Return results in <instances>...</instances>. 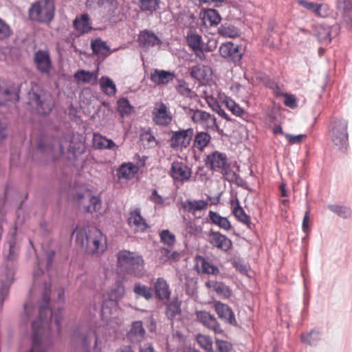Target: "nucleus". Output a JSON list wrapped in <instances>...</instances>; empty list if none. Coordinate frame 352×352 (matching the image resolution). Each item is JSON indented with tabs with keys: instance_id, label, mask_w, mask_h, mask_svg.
<instances>
[{
	"instance_id": "6e6552de",
	"label": "nucleus",
	"mask_w": 352,
	"mask_h": 352,
	"mask_svg": "<svg viewBox=\"0 0 352 352\" xmlns=\"http://www.w3.org/2000/svg\"><path fill=\"white\" fill-rule=\"evenodd\" d=\"M72 341L85 352H89L91 348L98 345V336L95 330L87 324L79 326L75 329L72 336Z\"/></svg>"
},
{
	"instance_id": "4d7b16f0",
	"label": "nucleus",
	"mask_w": 352,
	"mask_h": 352,
	"mask_svg": "<svg viewBox=\"0 0 352 352\" xmlns=\"http://www.w3.org/2000/svg\"><path fill=\"white\" fill-rule=\"evenodd\" d=\"M161 242L172 245L175 243V236L171 233L168 230H163L160 233Z\"/></svg>"
},
{
	"instance_id": "0eeeda50",
	"label": "nucleus",
	"mask_w": 352,
	"mask_h": 352,
	"mask_svg": "<svg viewBox=\"0 0 352 352\" xmlns=\"http://www.w3.org/2000/svg\"><path fill=\"white\" fill-rule=\"evenodd\" d=\"M55 6L52 0L38 1L31 5L28 14L31 20L50 23L54 17Z\"/></svg>"
},
{
	"instance_id": "a211bd4d",
	"label": "nucleus",
	"mask_w": 352,
	"mask_h": 352,
	"mask_svg": "<svg viewBox=\"0 0 352 352\" xmlns=\"http://www.w3.org/2000/svg\"><path fill=\"white\" fill-rule=\"evenodd\" d=\"M196 317L199 322L213 331L214 333H223V331L214 315L206 311H199L196 313Z\"/></svg>"
},
{
	"instance_id": "b1692460",
	"label": "nucleus",
	"mask_w": 352,
	"mask_h": 352,
	"mask_svg": "<svg viewBox=\"0 0 352 352\" xmlns=\"http://www.w3.org/2000/svg\"><path fill=\"white\" fill-rule=\"evenodd\" d=\"M153 289L155 296L162 301L170 300L171 290L167 281L162 277L157 278L154 283Z\"/></svg>"
},
{
	"instance_id": "ea45409f",
	"label": "nucleus",
	"mask_w": 352,
	"mask_h": 352,
	"mask_svg": "<svg viewBox=\"0 0 352 352\" xmlns=\"http://www.w3.org/2000/svg\"><path fill=\"white\" fill-rule=\"evenodd\" d=\"M100 85L101 90L109 96H114L117 91L116 84L108 76L101 77Z\"/></svg>"
},
{
	"instance_id": "6ab92c4d",
	"label": "nucleus",
	"mask_w": 352,
	"mask_h": 352,
	"mask_svg": "<svg viewBox=\"0 0 352 352\" xmlns=\"http://www.w3.org/2000/svg\"><path fill=\"white\" fill-rule=\"evenodd\" d=\"M127 223L135 231L144 232L148 228L146 219L141 215V209L136 208L129 212Z\"/></svg>"
},
{
	"instance_id": "0e129e2a",
	"label": "nucleus",
	"mask_w": 352,
	"mask_h": 352,
	"mask_svg": "<svg viewBox=\"0 0 352 352\" xmlns=\"http://www.w3.org/2000/svg\"><path fill=\"white\" fill-rule=\"evenodd\" d=\"M284 104L291 109H294L298 106L296 97L289 94H284Z\"/></svg>"
},
{
	"instance_id": "f704fd0d",
	"label": "nucleus",
	"mask_w": 352,
	"mask_h": 352,
	"mask_svg": "<svg viewBox=\"0 0 352 352\" xmlns=\"http://www.w3.org/2000/svg\"><path fill=\"white\" fill-rule=\"evenodd\" d=\"M181 313V302L178 298H174L170 302L166 304L165 314L168 320H173Z\"/></svg>"
},
{
	"instance_id": "79ce46f5",
	"label": "nucleus",
	"mask_w": 352,
	"mask_h": 352,
	"mask_svg": "<svg viewBox=\"0 0 352 352\" xmlns=\"http://www.w3.org/2000/svg\"><path fill=\"white\" fill-rule=\"evenodd\" d=\"M221 16L214 9L206 10L203 14V20L205 23H208L210 25H217L221 21Z\"/></svg>"
},
{
	"instance_id": "1a4fd4ad",
	"label": "nucleus",
	"mask_w": 352,
	"mask_h": 352,
	"mask_svg": "<svg viewBox=\"0 0 352 352\" xmlns=\"http://www.w3.org/2000/svg\"><path fill=\"white\" fill-rule=\"evenodd\" d=\"M348 122L344 119H334L329 125V135L333 144L341 151H345L348 142Z\"/></svg>"
},
{
	"instance_id": "4be33fe9",
	"label": "nucleus",
	"mask_w": 352,
	"mask_h": 352,
	"mask_svg": "<svg viewBox=\"0 0 352 352\" xmlns=\"http://www.w3.org/2000/svg\"><path fill=\"white\" fill-rule=\"evenodd\" d=\"M34 60L37 69L42 74H48L52 67V62L47 51L38 50L34 54Z\"/></svg>"
},
{
	"instance_id": "338daca9",
	"label": "nucleus",
	"mask_w": 352,
	"mask_h": 352,
	"mask_svg": "<svg viewBox=\"0 0 352 352\" xmlns=\"http://www.w3.org/2000/svg\"><path fill=\"white\" fill-rule=\"evenodd\" d=\"M162 255L166 257L164 261H168L170 259L177 260L179 256V254L177 252L174 251L171 252L168 248H163L162 250Z\"/></svg>"
},
{
	"instance_id": "864d4df0",
	"label": "nucleus",
	"mask_w": 352,
	"mask_h": 352,
	"mask_svg": "<svg viewBox=\"0 0 352 352\" xmlns=\"http://www.w3.org/2000/svg\"><path fill=\"white\" fill-rule=\"evenodd\" d=\"M328 208L332 212L338 214L342 218H348L351 215V210L349 208L345 206H338V205H329Z\"/></svg>"
},
{
	"instance_id": "4468645a",
	"label": "nucleus",
	"mask_w": 352,
	"mask_h": 352,
	"mask_svg": "<svg viewBox=\"0 0 352 352\" xmlns=\"http://www.w3.org/2000/svg\"><path fill=\"white\" fill-rule=\"evenodd\" d=\"M138 42L140 47L148 50L150 48L161 47L162 45V41L157 36L153 31L149 30H144L140 31Z\"/></svg>"
},
{
	"instance_id": "f3484780",
	"label": "nucleus",
	"mask_w": 352,
	"mask_h": 352,
	"mask_svg": "<svg viewBox=\"0 0 352 352\" xmlns=\"http://www.w3.org/2000/svg\"><path fill=\"white\" fill-rule=\"evenodd\" d=\"M208 237V241L211 245L223 252H226L232 247V241L220 232L211 230Z\"/></svg>"
},
{
	"instance_id": "c9c22d12",
	"label": "nucleus",
	"mask_w": 352,
	"mask_h": 352,
	"mask_svg": "<svg viewBox=\"0 0 352 352\" xmlns=\"http://www.w3.org/2000/svg\"><path fill=\"white\" fill-rule=\"evenodd\" d=\"M321 338V332L316 329H312L309 332L302 333L300 335L301 342L309 346H316Z\"/></svg>"
},
{
	"instance_id": "a18cd8bd",
	"label": "nucleus",
	"mask_w": 352,
	"mask_h": 352,
	"mask_svg": "<svg viewBox=\"0 0 352 352\" xmlns=\"http://www.w3.org/2000/svg\"><path fill=\"white\" fill-rule=\"evenodd\" d=\"M118 111L120 115L124 118L132 113L133 107L126 98H122L118 100Z\"/></svg>"
},
{
	"instance_id": "de8ad7c7",
	"label": "nucleus",
	"mask_w": 352,
	"mask_h": 352,
	"mask_svg": "<svg viewBox=\"0 0 352 352\" xmlns=\"http://www.w3.org/2000/svg\"><path fill=\"white\" fill-rule=\"evenodd\" d=\"M223 103L236 116L241 117L244 113L243 109L229 97H225Z\"/></svg>"
},
{
	"instance_id": "9d476101",
	"label": "nucleus",
	"mask_w": 352,
	"mask_h": 352,
	"mask_svg": "<svg viewBox=\"0 0 352 352\" xmlns=\"http://www.w3.org/2000/svg\"><path fill=\"white\" fill-rule=\"evenodd\" d=\"M219 52L222 58L229 62L237 64L241 61L245 50L241 45L227 42L220 45Z\"/></svg>"
},
{
	"instance_id": "7ed1b4c3",
	"label": "nucleus",
	"mask_w": 352,
	"mask_h": 352,
	"mask_svg": "<svg viewBox=\"0 0 352 352\" xmlns=\"http://www.w3.org/2000/svg\"><path fill=\"white\" fill-rule=\"evenodd\" d=\"M75 232L76 243L82 248L85 253L91 255H101L107 250L106 236L97 228H80L74 231L73 234Z\"/></svg>"
},
{
	"instance_id": "f03ea898",
	"label": "nucleus",
	"mask_w": 352,
	"mask_h": 352,
	"mask_svg": "<svg viewBox=\"0 0 352 352\" xmlns=\"http://www.w3.org/2000/svg\"><path fill=\"white\" fill-rule=\"evenodd\" d=\"M8 245V254L6 255V263L2 267L0 274V306L3 304L4 300L8 296L10 287L14 280L15 270L17 267V261L19 249L16 246V227L14 226L12 231L8 235L6 242Z\"/></svg>"
},
{
	"instance_id": "5fc2aeb1",
	"label": "nucleus",
	"mask_w": 352,
	"mask_h": 352,
	"mask_svg": "<svg viewBox=\"0 0 352 352\" xmlns=\"http://www.w3.org/2000/svg\"><path fill=\"white\" fill-rule=\"evenodd\" d=\"M214 289L225 298H228L232 295V290L230 287L221 282H217L214 285Z\"/></svg>"
},
{
	"instance_id": "dca6fc26",
	"label": "nucleus",
	"mask_w": 352,
	"mask_h": 352,
	"mask_svg": "<svg viewBox=\"0 0 352 352\" xmlns=\"http://www.w3.org/2000/svg\"><path fill=\"white\" fill-rule=\"evenodd\" d=\"M186 41L188 46L194 52L195 56L199 59L203 60L206 58L203 50V39L201 35L198 34L195 31L190 30L186 36Z\"/></svg>"
},
{
	"instance_id": "423d86ee",
	"label": "nucleus",
	"mask_w": 352,
	"mask_h": 352,
	"mask_svg": "<svg viewBox=\"0 0 352 352\" xmlns=\"http://www.w3.org/2000/svg\"><path fill=\"white\" fill-rule=\"evenodd\" d=\"M28 103L40 115L50 114L54 107L52 96L39 87L32 88L29 91Z\"/></svg>"
},
{
	"instance_id": "8fccbe9b",
	"label": "nucleus",
	"mask_w": 352,
	"mask_h": 352,
	"mask_svg": "<svg viewBox=\"0 0 352 352\" xmlns=\"http://www.w3.org/2000/svg\"><path fill=\"white\" fill-rule=\"evenodd\" d=\"M197 343L207 352H214L212 349V341L209 336L199 334L196 338Z\"/></svg>"
},
{
	"instance_id": "c85d7f7f",
	"label": "nucleus",
	"mask_w": 352,
	"mask_h": 352,
	"mask_svg": "<svg viewBox=\"0 0 352 352\" xmlns=\"http://www.w3.org/2000/svg\"><path fill=\"white\" fill-rule=\"evenodd\" d=\"M73 26L81 35L87 34L93 30L91 19L87 13L77 16L73 21Z\"/></svg>"
},
{
	"instance_id": "3c124183",
	"label": "nucleus",
	"mask_w": 352,
	"mask_h": 352,
	"mask_svg": "<svg viewBox=\"0 0 352 352\" xmlns=\"http://www.w3.org/2000/svg\"><path fill=\"white\" fill-rule=\"evenodd\" d=\"M226 168H221V173L228 180H235L236 184L239 185L238 183L239 181L242 182V179L236 172L232 170L230 168V164L227 163V166L225 167Z\"/></svg>"
},
{
	"instance_id": "bb28decb",
	"label": "nucleus",
	"mask_w": 352,
	"mask_h": 352,
	"mask_svg": "<svg viewBox=\"0 0 352 352\" xmlns=\"http://www.w3.org/2000/svg\"><path fill=\"white\" fill-rule=\"evenodd\" d=\"M19 89L15 87H0V106L6 105L9 102L19 100Z\"/></svg>"
},
{
	"instance_id": "72a5a7b5",
	"label": "nucleus",
	"mask_w": 352,
	"mask_h": 352,
	"mask_svg": "<svg viewBox=\"0 0 352 352\" xmlns=\"http://www.w3.org/2000/svg\"><path fill=\"white\" fill-rule=\"evenodd\" d=\"M208 216L210 221L217 226L219 228L225 230L226 231L230 230L232 228V225L227 217L221 216L219 213L210 210Z\"/></svg>"
},
{
	"instance_id": "37998d69",
	"label": "nucleus",
	"mask_w": 352,
	"mask_h": 352,
	"mask_svg": "<svg viewBox=\"0 0 352 352\" xmlns=\"http://www.w3.org/2000/svg\"><path fill=\"white\" fill-rule=\"evenodd\" d=\"M135 167L131 163L123 164L118 169L117 175L119 179H130L135 173Z\"/></svg>"
},
{
	"instance_id": "13d9d810",
	"label": "nucleus",
	"mask_w": 352,
	"mask_h": 352,
	"mask_svg": "<svg viewBox=\"0 0 352 352\" xmlns=\"http://www.w3.org/2000/svg\"><path fill=\"white\" fill-rule=\"evenodd\" d=\"M83 145L81 142H74V140H71L69 147L68 151L73 154L75 157H77L78 155H80L83 152Z\"/></svg>"
},
{
	"instance_id": "5701e85b",
	"label": "nucleus",
	"mask_w": 352,
	"mask_h": 352,
	"mask_svg": "<svg viewBox=\"0 0 352 352\" xmlns=\"http://www.w3.org/2000/svg\"><path fill=\"white\" fill-rule=\"evenodd\" d=\"M176 78L175 72L155 69L151 74V80L157 85H166Z\"/></svg>"
},
{
	"instance_id": "4c0bfd02",
	"label": "nucleus",
	"mask_w": 352,
	"mask_h": 352,
	"mask_svg": "<svg viewBox=\"0 0 352 352\" xmlns=\"http://www.w3.org/2000/svg\"><path fill=\"white\" fill-rule=\"evenodd\" d=\"M94 144L98 149H113L117 147L112 140L98 134H94Z\"/></svg>"
},
{
	"instance_id": "473e14b6",
	"label": "nucleus",
	"mask_w": 352,
	"mask_h": 352,
	"mask_svg": "<svg viewBox=\"0 0 352 352\" xmlns=\"http://www.w3.org/2000/svg\"><path fill=\"white\" fill-rule=\"evenodd\" d=\"M91 47L93 52L98 55L106 56L118 50V48L111 50L106 42L103 41L101 38L93 40L91 43Z\"/></svg>"
},
{
	"instance_id": "603ef678",
	"label": "nucleus",
	"mask_w": 352,
	"mask_h": 352,
	"mask_svg": "<svg viewBox=\"0 0 352 352\" xmlns=\"http://www.w3.org/2000/svg\"><path fill=\"white\" fill-rule=\"evenodd\" d=\"M190 76L199 81H201L206 78V72L204 66H193L190 72Z\"/></svg>"
},
{
	"instance_id": "cd10ccee",
	"label": "nucleus",
	"mask_w": 352,
	"mask_h": 352,
	"mask_svg": "<svg viewBox=\"0 0 352 352\" xmlns=\"http://www.w3.org/2000/svg\"><path fill=\"white\" fill-rule=\"evenodd\" d=\"M336 4L343 23L352 28V0H337Z\"/></svg>"
},
{
	"instance_id": "49530a36",
	"label": "nucleus",
	"mask_w": 352,
	"mask_h": 352,
	"mask_svg": "<svg viewBox=\"0 0 352 352\" xmlns=\"http://www.w3.org/2000/svg\"><path fill=\"white\" fill-rule=\"evenodd\" d=\"M139 3L142 11L153 13L160 8V0H140Z\"/></svg>"
},
{
	"instance_id": "ddd939ff",
	"label": "nucleus",
	"mask_w": 352,
	"mask_h": 352,
	"mask_svg": "<svg viewBox=\"0 0 352 352\" xmlns=\"http://www.w3.org/2000/svg\"><path fill=\"white\" fill-rule=\"evenodd\" d=\"M172 135L169 140L171 148L174 149L186 148L189 146L193 129L190 128L186 130L172 131Z\"/></svg>"
},
{
	"instance_id": "39448f33",
	"label": "nucleus",
	"mask_w": 352,
	"mask_h": 352,
	"mask_svg": "<svg viewBox=\"0 0 352 352\" xmlns=\"http://www.w3.org/2000/svg\"><path fill=\"white\" fill-rule=\"evenodd\" d=\"M118 265L126 274L136 277L143 275L144 261L142 256L128 250H120L118 253Z\"/></svg>"
},
{
	"instance_id": "2eb2a0df",
	"label": "nucleus",
	"mask_w": 352,
	"mask_h": 352,
	"mask_svg": "<svg viewBox=\"0 0 352 352\" xmlns=\"http://www.w3.org/2000/svg\"><path fill=\"white\" fill-rule=\"evenodd\" d=\"M153 121L159 126H168L173 116L166 105L163 102L157 103L153 110Z\"/></svg>"
},
{
	"instance_id": "7c9ffc66",
	"label": "nucleus",
	"mask_w": 352,
	"mask_h": 352,
	"mask_svg": "<svg viewBox=\"0 0 352 352\" xmlns=\"http://www.w3.org/2000/svg\"><path fill=\"white\" fill-rule=\"evenodd\" d=\"M230 204L232 207V213L234 215L236 219L247 226L248 228H250V217L245 213L243 208L240 206L239 199L236 198V200H232Z\"/></svg>"
},
{
	"instance_id": "052dcab7",
	"label": "nucleus",
	"mask_w": 352,
	"mask_h": 352,
	"mask_svg": "<svg viewBox=\"0 0 352 352\" xmlns=\"http://www.w3.org/2000/svg\"><path fill=\"white\" fill-rule=\"evenodd\" d=\"M12 30L5 21L0 18V40L8 38L12 34Z\"/></svg>"
},
{
	"instance_id": "393cba45",
	"label": "nucleus",
	"mask_w": 352,
	"mask_h": 352,
	"mask_svg": "<svg viewBox=\"0 0 352 352\" xmlns=\"http://www.w3.org/2000/svg\"><path fill=\"white\" fill-rule=\"evenodd\" d=\"M337 26L320 25L317 28L316 36L319 42L328 44L338 34Z\"/></svg>"
},
{
	"instance_id": "a878e982",
	"label": "nucleus",
	"mask_w": 352,
	"mask_h": 352,
	"mask_svg": "<svg viewBox=\"0 0 352 352\" xmlns=\"http://www.w3.org/2000/svg\"><path fill=\"white\" fill-rule=\"evenodd\" d=\"M146 336V331L143 327L142 322L140 320L134 321L131 324V327L127 333V338L132 343H140Z\"/></svg>"
},
{
	"instance_id": "e2e57ef3",
	"label": "nucleus",
	"mask_w": 352,
	"mask_h": 352,
	"mask_svg": "<svg viewBox=\"0 0 352 352\" xmlns=\"http://www.w3.org/2000/svg\"><path fill=\"white\" fill-rule=\"evenodd\" d=\"M285 138L289 141L291 144H296L300 143L304 138L307 137L305 134H300V135H292L286 133L285 134Z\"/></svg>"
},
{
	"instance_id": "c03bdc74",
	"label": "nucleus",
	"mask_w": 352,
	"mask_h": 352,
	"mask_svg": "<svg viewBox=\"0 0 352 352\" xmlns=\"http://www.w3.org/2000/svg\"><path fill=\"white\" fill-rule=\"evenodd\" d=\"M218 32L221 35L230 38H235L239 36V29L228 23L222 24L219 28Z\"/></svg>"
},
{
	"instance_id": "680f3d73",
	"label": "nucleus",
	"mask_w": 352,
	"mask_h": 352,
	"mask_svg": "<svg viewBox=\"0 0 352 352\" xmlns=\"http://www.w3.org/2000/svg\"><path fill=\"white\" fill-rule=\"evenodd\" d=\"M116 305H111L110 303H107V298L104 299L100 305V312L102 318H107L109 315L112 313V309L116 307Z\"/></svg>"
},
{
	"instance_id": "f8f14e48",
	"label": "nucleus",
	"mask_w": 352,
	"mask_h": 352,
	"mask_svg": "<svg viewBox=\"0 0 352 352\" xmlns=\"http://www.w3.org/2000/svg\"><path fill=\"white\" fill-rule=\"evenodd\" d=\"M169 175L174 182L184 183L188 182L192 175V170L186 164L182 162L174 161L171 164Z\"/></svg>"
},
{
	"instance_id": "aec40b11",
	"label": "nucleus",
	"mask_w": 352,
	"mask_h": 352,
	"mask_svg": "<svg viewBox=\"0 0 352 352\" xmlns=\"http://www.w3.org/2000/svg\"><path fill=\"white\" fill-rule=\"evenodd\" d=\"M214 307L219 318L227 324L234 327L237 326L234 314L228 305L217 301L214 303Z\"/></svg>"
},
{
	"instance_id": "20e7f679",
	"label": "nucleus",
	"mask_w": 352,
	"mask_h": 352,
	"mask_svg": "<svg viewBox=\"0 0 352 352\" xmlns=\"http://www.w3.org/2000/svg\"><path fill=\"white\" fill-rule=\"evenodd\" d=\"M71 197L78 208L85 212L93 213L101 208L100 197L96 195L86 185L75 186L72 191Z\"/></svg>"
},
{
	"instance_id": "2f4dec72",
	"label": "nucleus",
	"mask_w": 352,
	"mask_h": 352,
	"mask_svg": "<svg viewBox=\"0 0 352 352\" xmlns=\"http://www.w3.org/2000/svg\"><path fill=\"white\" fill-rule=\"evenodd\" d=\"M208 206V203L203 199L199 200H190L188 199L184 202L182 203V208L191 212L192 214H195L196 212L206 210Z\"/></svg>"
},
{
	"instance_id": "a19ab883",
	"label": "nucleus",
	"mask_w": 352,
	"mask_h": 352,
	"mask_svg": "<svg viewBox=\"0 0 352 352\" xmlns=\"http://www.w3.org/2000/svg\"><path fill=\"white\" fill-rule=\"evenodd\" d=\"M74 78L78 81H82L86 83H92L96 81L98 78V72H89L82 69L75 73Z\"/></svg>"
},
{
	"instance_id": "09e8293b",
	"label": "nucleus",
	"mask_w": 352,
	"mask_h": 352,
	"mask_svg": "<svg viewBox=\"0 0 352 352\" xmlns=\"http://www.w3.org/2000/svg\"><path fill=\"white\" fill-rule=\"evenodd\" d=\"M199 261L201 272L208 274H217L219 273L217 267L207 261L205 258L200 256Z\"/></svg>"
},
{
	"instance_id": "412c9836",
	"label": "nucleus",
	"mask_w": 352,
	"mask_h": 352,
	"mask_svg": "<svg viewBox=\"0 0 352 352\" xmlns=\"http://www.w3.org/2000/svg\"><path fill=\"white\" fill-rule=\"evenodd\" d=\"M228 163V157L225 153L217 151L207 155L206 165L211 170L225 169Z\"/></svg>"
},
{
	"instance_id": "6e6d98bb",
	"label": "nucleus",
	"mask_w": 352,
	"mask_h": 352,
	"mask_svg": "<svg viewBox=\"0 0 352 352\" xmlns=\"http://www.w3.org/2000/svg\"><path fill=\"white\" fill-rule=\"evenodd\" d=\"M201 227L197 226L195 222L188 221L186 223L185 232L190 236H197L201 232Z\"/></svg>"
},
{
	"instance_id": "e433bc0d",
	"label": "nucleus",
	"mask_w": 352,
	"mask_h": 352,
	"mask_svg": "<svg viewBox=\"0 0 352 352\" xmlns=\"http://www.w3.org/2000/svg\"><path fill=\"white\" fill-rule=\"evenodd\" d=\"M133 291L136 298L141 297L146 300H150L153 296L152 288L140 282L134 284Z\"/></svg>"
},
{
	"instance_id": "774afa93",
	"label": "nucleus",
	"mask_w": 352,
	"mask_h": 352,
	"mask_svg": "<svg viewBox=\"0 0 352 352\" xmlns=\"http://www.w3.org/2000/svg\"><path fill=\"white\" fill-rule=\"evenodd\" d=\"M298 3L314 13L315 11H317L318 3L309 2L306 0H298Z\"/></svg>"
},
{
	"instance_id": "c756f323",
	"label": "nucleus",
	"mask_w": 352,
	"mask_h": 352,
	"mask_svg": "<svg viewBox=\"0 0 352 352\" xmlns=\"http://www.w3.org/2000/svg\"><path fill=\"white\" fill-rule=\"evenodd\" d=\"M124 293L125 289L123 283L116 281L107 293V303H110L111 305H117L118 302L122 298Z\"/></svg>"
},
{
	"instance_id": "69168bd1",
	"label": "nucleus",
	"mask_w": 352,
	"mask_h": 352,
	"mask_svg": "<svg viewBox=\"0 0 352 352\" xmlns=\"http://www.w3.org/2000/svg\"><path fill=\"white\" fill-rule=\"evenodd\" d=\"M215 342L219 352H230L231 346L228 342L217 339Z\"/></svg>"
},
{
	"instance_id": "f257e3e1",
	"label": "nucleus",
	"mask_w": 352,
	"mask_h": 352,
	"mask_svg": "<svg viewBox=\"0 0 352 352\" xmlns=\"http://www.w3.org/2000/svg\"><path fill=\"white\" fill-rule=\"evenodd\" d=\"M51 285L47 274L40 267V263L33 272V285L30 296L23 304L20 315V325L32 329V347L27 352H47L54 343V334L61 329L63 307L53 313L50 307Z\"/></svg>"
},
{
	"instance_id": "9b49d317",
	"label": "nucleus",
	"mask_w": 352,
	"mask_h": 352,
	"mask_svg": "<svg viewBox=\"0 0 352 352\" xmlns=\"http://www.w3.org/2000/svg\"><path fill=\"white\" fill-rule=\"evenodd\" d=\"M188 115L193 122L201 125L206 129L213 130L218 127L216 118L205 111L190 109Z\"/></svg>"
},
{
	"instance_id": "bf43d9fd",
	"label": "nucleus",
	"mask_w": 352,
	"mask_h": 352,
	"mask_svg": "<svg viewBox=\"0 0 352 352\" xmlns=\"http://www.w3.org/2000/svg\"><path fill=\"white\" fill-rule=\"evenodd\" d=\"M113 0H86L85 6L89 9H96L104 6L107 3L111 4Z\"/></svg>"
},
{
	"instance_id": "58836bf2",
	"label": "nucleus",
	"mask_w": 352,
	"mask_h": 352,
	"mask_svg": "<svg viewBox=\"0 0 352 352\" xmlns=\"http://www.w3.org/2000/svg\"><path fill=\"white\" fill-rule=\"evenodd\" d=\"M211 136L207 132H198L193 142V146L200 151H202L210 143Z\"/></svg>"
}]
</instances>
